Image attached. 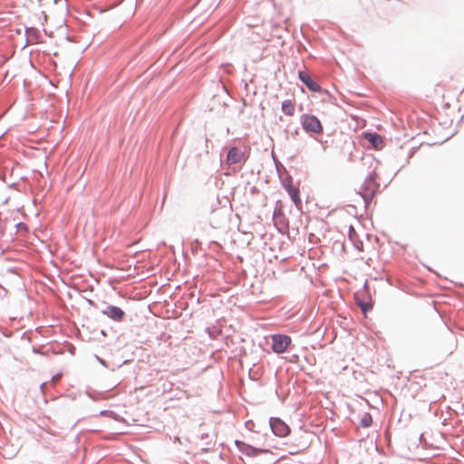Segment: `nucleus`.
Segmentation results:
<instances>
[{
  "label": "nucleus",
  "mask_w": 464,
  "mask_h": 464,
  "mask_svg": "<svg viewBox=\"0 0 464 464\" xmlns=\"http://www.w3.org/2000/svg\"><path fill=\"white\" fill-rule=\"evenodd\" d=\"M102 314L110 317L114 321H121L125 315V313L117 306L109 305L103 311Z\"/></svg>",
  "instance_id": "obj_5"
},
{
  "label": "nucleus",
  "mask_w": 464,
  "mask_h": 464,
  "mask_svg": "<svg viewBox=\"0 0 464 464\" xmlns=\"http://www.w3.org/2000/svg\"><path fill=\"white\" fill-rule=\"evenodd\" d=\"M299 79L302 81L304 84L312 92H320V85L315 82L311 77L304 72H299L298 73Z\"/></svg>",
  "instance_id": "obj_6"
},
{
  "label": "nucleus",
  "mask_w": 464,
  "mask_h": 464,
  "mask_svg": "<svg viewBox=\"0 0 464 464\" xmlns=\"http://www.w3.org/2000/svg\"><path fill=\"white\" fill-rule=\"evenodd\" d=\"M272 339V350L276 353H285L291 343V338L285 334H274Z\"/></svg>",
  "instance_id": "obj_2"
},
{
  "label": "nucleus",
  "mask_w": 464,
  "mask_h": 464,
  "mask_svg": "<svg viewBox=\"0 0 464 464\" xmlns=\"http://www.w3.org/2000/svg\"><path fill=\"white\" fill-rule=\"evenodd\" d=\"M372 423V418L371 414L365 413L362 420H361V425L364 428L370 427Z\"/></svg>",
  "instance_id": "obj_11"
},
{
  "label": "nucleus",
  "mask_w": 464,
  "mask_h": 464,
  "mask_svg": "<svg viewBox=\"0 0 464 464\" xmlns=\"http://www.w3.org/2000/svg\"><path fill=\"white\" fill-rule=\"evenodd\" d=\"M270 427L276 436L286 437L290 433L289 426L278 418L270 420Z\"/></svg>",
  "instance_id": "obj_4"
},
{
  "label": "nucleus",
  "mask_w": 464,
  "mask_h": 464,
  "mask_svg": "<svg viewBox=\"0 0 464 464\" xmlns=\"http://www.w3.org/2000/svg\"><path fill=\"white\" fill-rule=\"evenodd\" d=\"M363 136L365 140L368 142H370L374 149L380 150L383 147V139L380 134L367 132L364 133Z\"/></svg>",
  "instance_id": "obj_7"
},
{
  "label": "nucleus",
  "mask_w": 464,
  "mask_h": 464,
  "mask_svg": "<svg viewBox=\"0 0 464 464\" xmlns=\"http://www.w3.org/2000/svg\"><path fill=\"white\" fill-rule=\"evenodd\" d=\"M287 192L289 196L291 197L292 200L295 204L296 207H299L301 205V198L299 196V189L294 186H288L286 188Z\"/></svg>",
  "instance_id": "obj_10"
},
{
  "label": "nucleus",
  "mask_w": 464,
  "mask_h": 464,
  "mask_svg": "<svg viewBox=\"0 0 464 464\" xmlns=\"http://www.w3.org/2000/svg\"><path fill=\"white\" fill-rule=\"evenodd\" d=\"M247 155L237 147H232L227 155L226 163L228 165L243 163L246 160Z\"/></svg>",
  "instance_id": "obj_3"
},
{
  "label": "nucleus",
  "mask_w": 464,
  "mask_h": 464,
  "mask_svg": "<svg viewBox=\"0 0 464 464\" xmlns=\"http://www.w3.org/2000/svg\"><path fill=\"white\" fill-rule=\"evenodd\" d=\"M282 111L287 116H293L295 111V102L291 100H285L282 103Z\"/></svg>",
  "instance_id": "obj_9"
},
{
  "label": "nucleus",
  "mask_w": 464,
  "mask_h": 464,
  "mask_svg": "<svg viewBox=\"0 0 464 464\" xmlns=\"http://www.w3.org/2000/svg\"><path fill=\"white\" fill-rule=\"evenodd\" d=\"M302 126L304 130L314 133H321L323 127L320 121L314 115L304 114L302 116Z\"/></svg>",
  "instance_id": "obj_1"
},
{
  "label": "nucleus",
  "mask_w": 464,
  "mask_h": 464,
  "mask_svg": "<svg viewBox=\"0 0 464 464\" xmlns=\"http://www.w3.org/2000/svg\"><path fill=\"white\" fill-rule=\"evenodd\" d=\"M249 450H252V451H255V452H258L259 451V450H255L253 448H250Z\"/></svg>",
  "instance_id": "obj_12"
},
{
  "label": "nucleus",
  "mask_w": 464,
  "mask_h": 464,
  "mask_svg": "<svg viewBox=\"0 0 464 464\" xmlns=\"http://www.w3.org/2000/svg\"><path fill=\"white\" fill-rule=\"evenodd\" d=\"M365 294V291L355 293L356 304L360 306L363 313L368 312L372 308V304L370 301H366L361 298Z\"/></svg>",
  "instance_id": "obj_8"
}]
</instances>
